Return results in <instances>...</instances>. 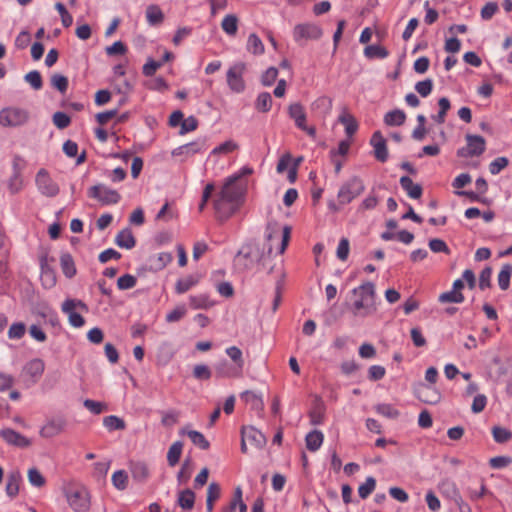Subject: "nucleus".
Listing matches in <instances>:
<instances>
[{
  "instance_id": "obj_1",
  "label": "nucleus",
  "mask_w": 512,
  "mask_h": 512,
  "mask_svg": "<svg viewBox=\"0 0 512 512\" xmlns=\"http://www.w3.org/2000/svg\"><path fill=\"white\" fill-rule=\"evenodd\" d=\"M246 189L247 182L242 178V174H236L226 179L213 203L218 219L227 220L240 208Z\"/></svg>"
},
{
  "instance_id": "obj_2",
  "label": "nucleus",
  "mask_w": 512,
  "mask_h": 512,
  "mask_svg": "<svg viewBox=\"0 0 512 512\" xmlns=\"http://www.w3.org/2000/svg\"><path fill=\"white\" fill-rule=\"evenodd\" d=\"M351 311L355 317L365 318L377 311L376 290L372 282H364L352 291Z\"/></svg>"
},
{
  "instance_id": "obj_3",
  "label": "nucleus",
  "mask_w": 512,
  "mask_h": 512,
  "mask_svg": "<svg viewBox=\"0 0 512 512\" xmlns=\"http://www.w3.org/2000/svg\"><path fill=\"white\" fill-rule=\"evenodd\" d=\"M68 505L75 512H85L90 508V494L86 487L71 484L64 489Z\"/></svg>"
},
{
  "instance_id": "obj_4",
  "label": "nucleus",
  "mask_w": 512,
  "mask_h": 512,
  "mask_svg": "<svg viewBox=\"0 0 512 512\" xmlns=\"http://www.w3.org/2000/svg\"><path fill=\"white\" fill-rule=\"evenodd\" d=\"M291 236V228L289 226H280L277 222H269L266 227V239L269 242V253L274 248V241H279L276 246L278 254H283L286 250Z\"/></svg>"
},
{
  "instance_id": "obj_5",
  "label": "nucleus",
  "mask_w": 512,
  "mask_h": 512,
  "mask_svg": "<svg viewBox=\"0 0 512 512\" xmlns=\"http://www.w3.org/2000/svg\"><path fill=\"white\" fill-rule=\"evenodd\" d=\"M61 310L67 315L68 322L72 327L81 328L85 325V319L81 313H87L89 308L82 300L68 298L62 303Z\"/></svg>"
},
{
  "instance_id": "obj_6",
  "label": "nucleus",
  "mask_w": 512,
  "mask_h": 512,
  "mask_svg": "<svg viewBox=\"0 0 512 512\" xmlns=\"http://www.w3.org/2000/svg\"><path fill=\"white\" fill-rule=\"evenodd\" d=\"M246 72V64L244 62H236L227 70L226 81L229 89L234 93H242L245 90L244 74Z\"/></svg>"
},
{
  "instance_id": "obj_7",
  "label": "nucleus",
  "mask_w": 512,
  "mask_h": 512,
  "mask_svg": "<svg viewBox=\"0 0 512 512\" xmlns=\"http://www.w3.org/2000/svg\"><path fill=\"white\" fill-rule=\"evenodd\" d=\"M29 119L27 110L17 107H8L0 110V125L3 127H17L25 124Z\"/></svg>"
},
{
  "instance_id": "obj_8",
  "label": "nucleus",
  "mask_w": 512,
  "mask_h": 512,
  "mask_svg": "<svg viewBox=\"0 0 512 512\" xmlns=\"http://www.w3.org/2000/svg\"><path fill=\"white\" fill-rule=\"evenodd\" d=\"M365 189L363 181L357 177H353L345 182L339 189L337 197L339 203L344 205L350 203L358 197Z\"/></svg>"
},
{
  "instance_id": "obj_9",
  "label": "nucleus",
  "mask_w": 512,
  "mask_h": 512,
  "mask_svg": "<svg viewBox=\"0 0 512 512\" xmlns=\"http://www.w3.org/2000/svg\"><path fill=\"white\" fill-rule=\"evenodd\" d=\"M227 356L235 363V369L223 371L222 367H217L216 372L219 377L239 378L242 375L244 359L242 351L237 346H230L225 350Z\"/></svg>"
},
{
  "instance_id": "obj_10",
  "label": "nucleus",
  "mask_w": 512,
  "mask_h": 512,
  "mask_svg": "<svg viewBox=\"0 0 512 512\" xmlns=\"http://www.w3.org/2000/svg\"><path fill=\"white\" fill-rule=\"evenodd\" d=\"M88 196L90 198L96 199L102 205L117 204L121 199L120 194L116 190L111 189L103 184L90 187L88 190Z\"/></svg>"
},
{
  "instance_id": "obj_11",
  "label": "nucleus",
  "mask_w": 512,
  "mask_h": 512,
  "mask_svg": "<svg viewBox=\"0 0 512 512\" xmlns=\"http://www.w3.org/2000/svg\"><path fill=\"white\" fill-rule=\"evenodd\" d=\"M39 192L46 197H55L59 193L58 184L50 177L45 169H40L35 178Z\"/></svg>"
},
{
  "instance_id": "obj_12",
  "label": "nucleus",
  "mask_w": 512,
  "mask_h": 512,
  "mask_svg": "<svg viewBox=\"0 0 512 512\" xmlns=\"http://www.w3.org/2000/svg\"><path fill=\"white\" fill-rule=\"evenodd\" d=\"M467 146L458 150L460 157H474L481 155L486 148L485 139L479 135H466Z\"/></svg>"
},
{
  "instance_id": "obj_13",
  "label": "nucleus",
  "mask_w": 512,
  "mask_h": 512,
  "mask_svg": "<svg viewBox=\"0 0 512 512\" xmlns=\"http://www.w3.org/2000/svg\"><path fill=\"white\" fill-rule=\"evenodd\" d=\"M67 421L64 417H53L48 419L41 427L39 434L42 438L50 439L64 432Z\"/></svg>"
},
{
  "instance_id": "obj_14",
  "label": "nucleus",
  "mask_w": 512,
  "mask_h": 512,
  "mask_svg": "<svg viewBox=\"0 0 512 512\" xmlns=\"http://www.w3.org/2000/svg\"><path fill=\"white\" fill-rule=\"evenodd\" d=\"M289 116L294 120L295 125L305 131L310 137L314 138L316 136L315 127H308L306 125V113L304 108L299 103H294L289 106Z\"/></svg>"
},
{
  "instance_id": "obj_15",
  "label": "nucleus",
  "mask_w": 512,
  "mask_h": 512,
  "mask_svg": "<svg viewBox=\"0 0 512 512\" xmlns=\"http://www.w3.org/2000/svg\"><path fill=\"white\" fill-rule=\"evenodd\" d=\"M321 35V28L311 23L298 24L293 30V37L296 42H300L301 40H316L319 39Z\"/></svg>"
},
{
  "instance_id": "obj_16",
  "label": "nucleus",
  "mask_w": 512,
  "mask_h": 512,
  "mask_svg": "<svg viewBox=\"0 0 512 512\" xmlns=\"http://www.w3.org/2000/svg\"><path fill=\"white\" fill-rule=\"evenodd\" d=\"M0 437L11 446H15L18 448H27L32 442L26 436L20 434L19 432L11 429L5 428L0 430Z\"/></svg>"
},
{
  "instance_id": "obj_17",
  "label": "nucleus",
  "mask_w": 512,
  "mask_h": 512,
  "mask_svg": "<svg viewBox=\"0 0 512 512\" xmlns=\"http://www.w3.org/2000/svg\"><path fill=\"white\" fill-rule=\"evenodd\" d=\"M205 148H206L205 140L198 139L196 141H193V142H190V143H187V144H184V145H181V146L175 148L172 151V155L176 156V157H178V156L183 157L182 160H185L197 153L202 152L203 150H205Z\"/></svg>"
},
{
  "instance_id": "obj_18",
  "label": "nucleus",
  "mask_w": 512,
  "mask_h": 512,
  "mask_svg": "<svg viewBox=\"0 0 512 512\" xmlns=\"http://www.w3.org/2000/svg\"><path fill=\"white\" fill-rule=\"evenodd\" d=\"M370 144L374 148L375 158L382 163L386 162L388 159V150L386 140L380 131L373 133L370 139Z\"/></svg>"
},
{
  "instance_id": "obj_19",
  "label": "nucleus",
  "mask_w": 512,
  "mask_h": 512,
  "mask_svg": "<svg viewBox=\"0 0 512 512\" xmlns=\"http://www.w3.org/2000/svg\"><path fill=\"white\" fill-rule=\"evenodd\" d=\"M241 436L244 440L256 448H261L266 444V438L264 434L252 426L243 427L241 430Z\"/></svg>"
},
{
  "instance_id": "obj_20",
  "label": "nucleus",
  "mask_w": 512,
  "mask_h": 512,
  "mask_svg": "<svg viewBox=\"0 0 512 512\" xmlns=\"http://www.w3.org/2000/svg\"><path fill=\"white\" fill-rule=\"evenodd\" d=\"M417 397L424 403L437 404L441 399V394L431 385H420L417 390Z\"/></svg>"
},
{
  "instance_id": "obj_21",
  "label": "nucleus",
  "mask_w": 512,
  "mask_h": 512,
  "mask_svg": "<svg viewBox=\"0 0 512 512\" xmlns=\"http://www.w3.org/2000/svg\"><path fill=\"white\" fill-rule=\"evenodd\" d=\"M44 370L45 363L40 358L32 359L24 367V373L29 376L34 383L41 378Z\"/></svg>"
},
{
  "instance_id": "obj_22",
  "label": "nucleus",
  "mask_w": 512,
  "mask_h": 512,
  "mask_svg": "<svg viewBox=\"0 0 512 512\" xmlns=\"http://www.w3.org/2000/svg\"><path fill=\"white\" fill-rule=\"evenodd\" d=\"M400 185L410 198L419 199L422 196L423 189L421 185L414 183L410 177L402 176Z\"/></svg>"
},
{
  "instance_id": "obj_23",
  "label": "nucleus",
  "mask_w": 512,
  "mask_h": 512,
  "mask_svg": "<svg viewBox=\"0 0 512 512\" xmlns=\"http://www.w3.org/2000/svg\"><path fill=\"white\" fill-rule=\"evenodd\" d=\"M21 481L22 476L19 471L11 472L8 475L5 488L7 496L13 499L18 495Z\"/></svg>"
},
{
  "instance_id": "obj_24",
  "label": "nucleus",
  "mask_w": 512,
  "mask_h": 512,
  "mask_svg": "<svg viewBox=\"0 0 512 512\" xmlns=\"http://www.w3.org/2000/svg\"><path fill=\"white\" fill-rule=\"evenodd\" d=\"M241 399L255 411H262L264 403L261 395L254 391L246 390L241 393Z\"/></svg>"
},
{
  "instance_id": "obj_25",
  "label": "nucleus",
  "mask_w": 512,
  "mask_h": 512,
  "mask_svg": "<svg viewBox=\"0 0 512 512\" xmlns=\"http://www.w3.org/2000/svg\"><path fill=\"white\" fill-rule=\"evenodd\" d=\"M115 243L120 248L132 249L136 240L130 229L126 228L121 230L115 237Z\"/></svg>"
},
{
  "instance_id": "obj_26",
  "label": "nucleus",
  "mask_w": 512,
  "mask_h": 512,
  "mask_svg": "<svg viewBox=\"0 0 512 512\" xmlns=\"http://www.w3.org/2000/svg\"><path fill=\"white\" fill-rule=\"evenodd\" d=\"M324 441V434L319 430H313L306 435V447L311 452H316L320 449Z\"/></svg>"
},
{
  "instance_id": "obj_27",
  "label": "nucleus",
  "mask_w": 512,
  "mask_h": 512,
  "mask_svg": "<svg viewBox=\"0 0 512 512\" xmlns=\"http://www.w3.org/2000/svg\"><path fill=\"white\" fill-rule=\"evenodd\" d=\"M180 433L186 434L191 442L202 450H207L210 447L209 441L199 431L182 429Z\"/></svg>"
},
{
  "instance_id": "obj_28",
  "label": "nucleus",
  "mask_w": 512,
  "mask_h": 512,
  "mask_svg": "<svg viewBox=\"0 0 512 512\" xmlns=\"http://www.w3.org/2000/svg\"><path fill=\"white\" fill-rule=\"evenodd\" d=\"M177 503L183 510H192L195 504V493L191 489L180 491Z\"/></svg>"
},
{
  "instance_id": "obj_29",
  "label": "nucleus",
  "mask_w": 512,
  "mask_h": 512,
  "mask_svg": "<svg viewBox=\"0 0 512 512\" xmlns=\"http://www.w3.org/2000/svg\"><path fill=\"white\" fill-rule=\"evenodd\" d=\"M444 487L451 488V492L453 494V501L458 506L461 512H471L470 506L464 502L454 482L446 481L444 483Z\"/></svg>"
},
{
  "instance_id": "obj_30",
  "label": "nucleus",
  "mask_w": 512,
  "mask_h": 512,
  "mask_svg": "<svg viewBox=\"0 0 512 512\" xmlns=\"http://www.w3.org/2000/svg\"><path fill=\"white\" fill-rule=\"evenodd\" d=\"M146 19L150 25L161 24L164 14L158 5H149L146 9Z\"/></svg>"
},
{
  "instance_id": "obj_31",
  "label": "nucleus",
  "mask_w": 512,
  "mask_h": 512,
  "mask_svg": "<svg viewBox=\"0 0 512 512\" xmlns=\"http://www.w3.org/2000/svg\"><path fill=\"white\" fill-rule=\"evenodd\" d=\"M189 304L193 309H208L213 306L207 294L192 295L189 297Z\"/></svg>"
},
{
  "instance_id": "obj_32",
  "label": "nucleus",
  "mask_w": 512,
  "mask_h": 512,
  "mask_svg": "<svg viewBox=\"0 0 512 512\" xmlns=\"http://www.w3.org/2000/svg\"><path fill=\"white\" fill-rule=\"evenodd\" d=\"M405 119L406 114L399 109L392 110L384 116V122L388 126H400L405 122Z\"/></svg>"
},
{
  "instance_id": "obj_33",
  "label": "nucleus",
  "mask_w": 512,
  "mask_h": 512,
  "mask_svg": "<svg viewBox=\"0 0 512 512\" xmlns=\"http://www.w3.org/2000/svg\"><path fill=\"white\" fill-rule=\"evenodd\" d=\"M182 450L183 443L181 441H176L169 447L167 453V462L169 466L174 467L179 462Z\"/></svg>"
},
{
  "instance_id": "obj_34",
  "label": "nucleus",
  "mask_w": 512,
  "mask_h": 512,
  "mask_svg": "<svg viewBox=\"0 0 512 512\" xmlns=\"http://www.w3.org/2000/svg\"><path fill=\"white\" fill-rule=\"evenodd\" d=\"M221 28L226 34L234 36L238 30V18L234 14L226 15L221 22Z\"/></svg>"
},
{
  "instance_id": "obj_35",
  "label": "nucleus",
  "mask_w": 512,
  "mask_h": 512,
  "mask_svg": "<svg viewBox=\"0 0 512 512\" xmlns=\"http://www.w3.org/2000/svg\"><path fill=\"white\" fill-rule=\"evenodd\" d=\"M247 50L254 55H261L264 53V44L258 35L252 33L247 40Z\"/></svg>"
},
{
  "instance_id": "obj_36",
  "label": "nucleus",
  "mask_w": 512,
  "mask_h": 512,
  "mask_svg": "<svg viewBox=\"0 0 512 512\" xmlns=\"http://www.w3.org/2000/svg\"><path fill=\"white\" fill-rule=\"evenodd\" d=\"M103 426L108 431L124 430L126 428L124 420L115 415H109L104 417Z\"/></svg>"
},
{
  "instance_id": "obj_37",
  "label": "nucleus",
  "mask_w": 512,
  "mask_h": 512,
  "mask_svg": "<svg viewBox=\"0 0 512 512\" xmlns=\"http://www.w3.org/2000/svg\"><path fill=\"white\" fill-rule=\"evenodd\" d=\"M60 264L66 277L72 278L76 274L75 264L70 254H62L60 257Z\"/></svg>"
},
{
  "instance_id": "obj_38",
  "label": "nucleus",
  "mask_w": 512,
  "mask_h": 512,
  "mask_svg": "<svg viewBox=\"0 0 512 512\" xmlns=\"http://www.w3.org/2000/svg\"><path fill=\"white\" fill-rule=\"evenodd\" d=\"M325 407L322 402H317L309 412L310 423L320 425L324 421Z\"/></svg>"
},
{
  "instance_id": "obj_39",
  "label": "nucleus",
  "mask_w": 512,
  "mask_h": 512,
  "mask_svg": "<svg viewBox=\"0 0 512 512\" xmlns=\"http://www.w3.org/2000/svg\"><path fill=\"white\" fill-rule=\"evenodd\" d=\"M364 55L369 59H373V58L384 59V58L388 57L389 52L383 46L369 45V46L365 47Z\"/></svg>"
},
{
  "instance_id": "obj_40",
  "label": "nucleus",
  "mask_w": 512,
  "mask_h": 512,
  "mask_svg": "<svg viewBox=\"0 0 512 512\" xmlns=\"http://www.w3.org/2000/svg\"><path fill=\"white\" fill-rule=\"evenodd\" d=\"M339 121L345 126V132L349 137L356 133L358 124L354 116L344 113L339 117Z\"/></svg>"
},
{
  "instance_id": "obj_41",
  "label": "nucleus",
  "mask_w": 512,
  "mask_h": 512,
  "mask_svg": "<svg viewBox=\"0 0 512 512\" xmlns=\"http://www.w3.org/2000/svg\"><path fill=\"white\" fill-rule=\"evenodd\" d=\"M465 300V297L462 292L450 290L447 292H443L439 295L438 301L440 303H462Z\"/></svg>"
},
{
  "instance_id": "obj_42",
  "label": "nucleus",
  "mask_w": 512,
  "mask_h": 512,
  "mask_svg": "<svg viewBox=\"0 0 512 512\" xmlns=\"http://www.w3.org/2000/svg\"><path fill=\"white\" fill-rule=\"evenodd\" d=\"M439 112L437 115L432 116L433 120L438 124H443L445 122L446 114L451 107L450 101L446 97H442L438 101Z\"/></svg>"
},
{
  "instance_id": "obj_43",
  "label": "nucleus",
  "mask_w": 512,
  "mask_h": 512,
  "mask_svg": "<svg viewBox=\"0 0 512 512\" xmlns=\"http://www.w3.org/2000/svg\"><path fill=\"white\" fill-rule=\"evenodd\" d=\"M511 275L512 266L509 264L504 265L498 274V285L502 290L509 288Z\"/></svg>"
},
{
  "instance_id": "obj_44",
  "label": "nucleus",
  "mask_w": 512,
  "mask_h": 512,
  "mask_svg": "<svg viewBox=\"0 0 512 512\" xmlns=\"http://www.w3.org/2000/svg\"><path fill=\"white\" fill-rule=\"evenodd\" d=\"M197 283L198 280L195 277L187 276L177 281L175 291L178 294H183L193 288Z\"/></svg>"
},
{
  "instance_id": "obj_45",
  "label": "nucleus",
  "mask_w": 512,
  "mask_h": 512,
  "mask_svg": "<svg viewBox=\"0 0 512 512\" xmlns=\"http://www.w3.org/2000/svg\"><path fill=\"white\" fill-rule=\"evenodd\" d=\"M239 148L238 144L233 140L225 141L224 143L216 146L210 153V156L220 155V154H229L234 152Z\"/></svg>"
},
{
  "instance_id": "obj_46",
  "label": "nucleus",
  "mask_w": 512,
  "mask_h": 512,
  "mask_svg": "<svg viewBox=\"0 0 512 512\" xmlns=\"http://www.w3.org/2000/svg\"><path fill=\"white\" fill-rule=\"evenodd\" d=\"M23 186V180L20 175V170L17 168V164L14 163V173L12 177L9 180L8 188L11 193L15 194L18 193Z\"/></svg>"
},
{
  "instance_id": "obj_47",
  "label": "nucleus",
  "mask_w": 512,
  "mask_h": 512,
  "mask_svg": "<svg viewBox=\"0 0 512 512\" xmlns=\"http://www.w3.org/2000/svg\"><path fill=\"white\" fill-rule=\"evenodd\" d=\"M272 106V97L268 92H262L258 95L255 107L258 111L268 112Z\"/></svg>"
},
{
  "instance_id": "obj_48",
  "label": "nucleus",
  "mask_w": 512,
  "mask_h": 512,
  "mask_svg": "<svg viewBox=\"0 0 512 512\" xmlns=\"http://www.w3.org/2000/svg\"><path fill=\"white\" fill-rule=\"evenodd\" d=\"M493 439L497 443H506L512 439V432L500 426L492 428Z\"/></svg>"
},
{
  "instance_id": "obj_49",
  "label": "nucleus",
  "mask_w": 512,
  "mask_h": 512,
  "mask_svg": "<svg viewBox=\"0 0 512 512\" xmlns=\"http://www.w3.org/2000/svg\"><path fill=\"white\" fill-rule=\"evenodd\" d=\"M27 477H28L29 483L34 487L41 488L46 484V480H45L44 476L35 467L30 468L28 470Z\"/></svg>"
},
{
  "instance_id": "obj_50",
  "label": "nucleus",
  "mask_w": 512,
  "mask_h": 512,
  "mask_svg": "<svg viewBox=\"0 0 512 512\" xmlns=\"http://www.w3.org/2000/svg\"><path fill=\"white\" fill-rule=\"evenodd\" d=\"M26 333V325L23 322H15L8 329V338L11 340H19Z\"/></svg>"
},
{
  "instance_id": "obj_51",
  "label": "nucleus",
  "mask_w": 512,
  "mask_h": 512,
  "mask_svg": "<svg viewBox=\"0 0 512 512\" xmlns=\"http://www.w3.org/2000/svg\"><path fill=\"white\" fill-rule=\"evenodd\" d=\"M113 486L118 490H124L128 484V475L124 470H117L111 478Z\"/></svg>"
},
{
  "instance_id": "obj_52",
  "label": "nucleus",
  "mask_w": 512,
  "mask_h": 512,
  "mask_svg": "<svg viewBox=\"0 0 512 512\" xmlns=\"http://www.w3.org/2000/svg\"><path fill=\"white\" fill-rule=\"evenodd\" d=\"M376 480L370 476L366 478V481L361 484L358 488V494L361 499H366L375 489Z\"/></svg>"
},
{
  "instance_id": "obj_53",
  "label": "nucleus",
  "mask_w": 512,
  "mask_h": 512,
  "mask_svg": "<svg viewBox=\"0 0 512 512\" xmlns=\"http://www.w3.org/2000/svg\"><path fill=\"white\" fill-rule=\"evenodd\" d=\"M83 405L87 410L95 415H99L108 410V406L105 403L91 399H86Z\"/></svg>"
},
{
  "instance_id": "obj_54",
  "label": "nucleus",
  "mask_w": 512,
  "mask_h": 512,
  "mask_svg": "<svg viewBox=\"0 0 512 512\" xmlns=\"http://www.w3.org/2000/svg\"><path fill=\"white\" fill-rule=\"evenodd\" d=\"M375 410L378 414L387 418L395 419L399 416V411L395 409L391 404H378L375 407Z\"/></svg>"
},
{
  "instance_id": "obj_55",
  "label": "nucleus",
  "mask_w": 512,
  "mask_h": 512,
  "mask_svg": "<svg viewBox=\"0 0 512 512\" xmlns=\"http://www.w3.org/2000/svg\"><path fill=\"white\" fill-rule=\"evenodd\" d=\"M24 79L35 90H40L43 86L41 74L37 70L27 73Z\"/></svg>"
},
{
  "instance_id": "obj_56",
  "label": "nucleus",
  "mask_w": 512,
  "mask_h": 512,
  "mask_svg": "<svg viewBox=\"0 0 512 512\" xmlns=\"http://www.w3.org/2000/svg\"><path fill=\"white\" fill-rule=\"evenodd\" d=\"M131 472H132L133 478L138 481L145 480L149 475L148 468L144 463L133 464L132 468H131Z\"/></svg>"
},
{
  "instance_id": "obj_57",
  "label": "nucleus",
  "mask_w": 512,
  "mask_h": 512,
  "mask_svg": "<svg viewBox=\"0 0 512 512\" xmlns=\"http://www.w3.org/2000/svg\"><path fill=\"white\" fill-rule=\"evenodd\" d=\"M55 9L58 11V13L60 14V17H61V23L62 25L65 27V28H68L72 25L73 23V17L72 15L67 11V9L65 8V6L60 3V2H57L55 4Z\"/></svg>"
},
{
  "instance_id": "obj_58",
  "label": "nucleus",
  "mask_w": 512,
  "mask_h": 512,
  "mask_svg": "<svg viewBox=\"0 0 512 512\" xmlns=\"http://www.w3.org/2000/svg\"><path fill=\"white\" fill-rule=\"evenodd\" d=\"M51 84L61 93H65L68 89V79L61 74H53L51 77Z\"/></svg>"
},
{
  "instance_id": "obj_59",
  "label": "nucleus",
  "mask_w": 512,
  "mask_h": 512,
  "mask_svg": "<svg viewBox=\"0 0 512 512\" xmlns=\"http://www.w3.org/2000/svg\"><path fill=\"white\" fill-rule=\"evenodd\" d=\"M137 283V279L135 276L130 274H125L118 278L117 287L120 290H128L133 288Z\"/></svg>"
},
{
  "instance_id": "obj_60",
  "label": "nucleus",
  "mask_w": 512,
  "mask_h": 512,
  "mask_svg": "<svg viewBox=\"0 0 512 512\" xmlns=\"http://www.w3.org/2000/svg\"><path fill=\"white\" fill-rule=\"evenodd\" d=\"M415 90L422 96L427 97L431 94L433 90V81L431 79H426L423 81H419L415 84Z\"/></svg>"
},
{
  "instance_id": "obj_61",
  "label": "nucleus",
  "mask_w": 512,
  "mask_h": 512,
  "mask_svg": "<svg viewBox=\"0 0 512 512\" xmlns=\"http://www.w3.org/2000/svg\"><path fill=\"white\" fill-rule=\"evenodd\" d=\"M186 312V307L184 305H179L166 315V321L168 323L177 322L186 315Z\"/></svg>"
},
{
  "instance_id": "obj_62",
  "label": "nucleus",
  "mask_w": 512,
  "mask_h": 512,
  "mask_svg": "<svg viewBox=\"0 0 512 512\" xmlns=\"http://www.w3.org/2000/svg\"><path fill=\"white\" fill-rule=\"evenodd\" d=\"M349 251H350L349 240L347 238H342L339 241V244L337 247V251H336L337 258L341 261H346L349 256Z\"/></svg>"
},
{
  "instance_id": "obj_63",
  "label": "nucleus",
  "mask_w": 512,
  "mask_h": 512,
  "mask_svg": "<svg viewBox=\"0 0 512 512\" xmlns=\"http://www.w3.org/2000/svg\"><path fill=\"white\" fill-rule=\"evenodd\" d=\"M172 260H173V256L171 253L161 252L155 257V259L153 261V265H154L155 269L161 270L166 265H168Z\"/></svg>"
},
{
  "instance_id": "obj_64",
  "label": "nucleus",
  "mask_w": 512,
  "mask_h": 512,
  "mask_svg": "<svg viewBox=\"0 0 512 512\" xmlns=\"http://www.w3.org/2000/svg\"><path fill=\"white\" fill-rule=\"evenodd\" d=\"M508 165L506 157H498L489 164V171L492 175L500 173Z\"/></svg>"
}]
</instances>
